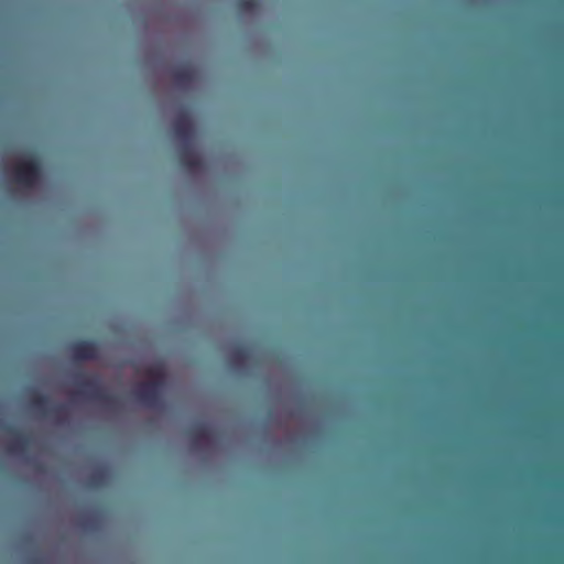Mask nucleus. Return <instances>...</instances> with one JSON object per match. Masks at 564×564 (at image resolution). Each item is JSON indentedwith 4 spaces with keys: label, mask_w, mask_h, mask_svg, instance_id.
I'll return each mask as SVG.
<instances>
[{
    "label": "nucleus",
    "mask_w": 564,
    "mask_h": 564,
    "mask_svg": "<svg viewBox=\"0 0 564 564\" xmlns=\"http://www.w3.org/2000/svg\"><path fill=\"white\" fill-rule=\"evenodd\" d=\"M187 434L192 441L194 447L200 446L203 443L208 442L212 435L209 426L205 423L194 424Z\"/></svg>",
    "instance_id": "nucleus-7"
},
{
    "label": "nucleus",
    "mask_w": 564,
    "mask_h": 564,
    "mask_svg": "<svg viewBox=\"0 0 564 564\" xmlns=\"http://www.w3.org/2000/svg\"><path fill=\"white\" fill-rule=\"evenodd\" d=\"M523 148L525 145L523 144ZM522 174H525V149L522 150ZM529 197V183L525 175H522L521 199H522V241H525V200Z\"/></svg>",
    "instance_id": "nucleus-9"
},
{
    "label": "nucleus",
    "mask_w": 564,
    "mask_h": 564,
    "mask_svg": "<svg viewBox=\"0 0 564 564\" xmlns=\"http://www.w3.org/2000/svg\"><path fill=\"white\" fill-rule=\"evenodd\" d=\"M42 176L40 160L32 155L20 160L13 167V180L15 183L31 188Z\"/></svg>",
    "instance_id": "nucleus-4"
},
{
    "label": "nucleus",
    "mask_w": 564,
    "mask_h": 564,
    "mask_svg": "<svg viewBox=\"0 0 564 564\" xmlns=\"http://www.w3.org/2000/svg\"><path fill=\"white\" fill-rule=\"evenodd\" d=\"M30 406L44 416L57 419L64 411V404H52L48 397L44 394H34L30 400Z\"/></svg>",
    "instance_id": "nucleus-5"
},
{
    "label": "nucleus",
    "mask_w": 564,
    "mask_h": 564,
    "mask_svg": "<svg viewBox=\"0 0 564 564\" xmlns=\"http://www.w3.org/2000/svg\"><path fill=\"white\" fill-rule=\"evenodd\" d=\"M173 79L175 84L181 88H187L193 84L195 79V72L188 65L176 67L173 70Z\"/></svg>",
    "instance_id": "nucleus-8"
},
{
    "label": "nucleus",
    "mask_w": 564,
    "mask_h": 564,
    "mask_svg": "<svg viewBox=\"0 0 564 564\" xmlns=\"http://www.w3.org/2000/svg\"><path fill=\"white\" fill-rule=\"evenodd\" d=\"M249 358V350L245 346H238L234 349L230 360L234 365H241Z\"/></svg>",
    "instance_id": "nucleus-11"
},
{
    "label": "nucleus",
    "mask_w": 564,
    "mask_h": 564,
    "mask_svg": "<svg viewBox=\"0 0 564 564\" xmlns=\"http://www.w3.org/2000/svg\"><path fill=\"white\" fill-rule=\"evenodd\" d=\"M174 135L182 142L178 150L180 163L193 172L200 167L202 160L193 149L194 126L189 113L181 112L172 124Z\"/></svg>",
    "instance_id": "nucleus-1"
},
{
    "label": "nucleus",
    "mask_w": 564,
    "mask_h": 564,
    "mask_svg": "<svg viewBox=\"0 0 564 564\" xmlns=\"http://www.w3.org/2000/svg\"><path fill=\"white\" fill-rule=\"evenodd\" d=\"M7 430L15 434V437L10 445V451L13 453L24 452L28 447L29 440L20 433H17L11 426H8Z\"/></svg>",
    "instance_id": "nucleus-10"
},
{
    "label": "nucleus",
    "mask_w": 564,
    "mask_h": 564,
    "mask_svg": "<svg viewBox=\"0 0 564 564\" xmlns=\"http://www.w3.org/2000/svg\"><path fill=\"white\" fill-rule=\"evenodd\" d=\"M150 373L156 379L140 383L133 394L138 401L149 408H156L161 404L162 388L164 386V373L161 370L151 369Z\"/></svg>",
    "instance_id": "nucleus-3"
},
{
    "label": "nucleus",
    "mask_w": 564,
    "mask_h": 564,
    "mask_svg": "<svg viewBox=\"0 0 564 564\" xmlns=\"http://www.w3.org/2000/svg\"><path fill=\"white\" fill-rule=\"evenodd\" d=\"M69 351L75 360H94L98 357L99 347L95 340L79 339L69 345Z\"/></svg>",
    "instance_id": "nucleus-6"
},
{
    "label": "nucleus",
    "mask_w": 564,
    "mask_h": 564,
    "mask_svg": "<svg viewBox=\"0 0 564 564\" xmlns=\"http://www.w3.org/2000/svg\"><path fill=\"white\" fill-rule=\"evenodd\" d=\"M105 480V473L102 470H96L94 471L90 476H89V484L91 486H99L104 482Z\"/></svg>",
    "instance_id": "nucleus-12"
},
{
    "label": "nucleus",
    "mask_w": 564,
    "mask_h": 564,
    "mask_svg": "<svg viewBox=\"0 0 564 564\" xmlns=\"http://www.w3.org/2000/svg\"><path fill=\"white\" fill-rule=\"evenodd\" d=\"M236 4L241 11H252L257 7V0H236Z\"/></svg>",
    "instance_id": "nucleus-13"
},
{
    "label": "nucleus",
    "mask_w": 564,
    "mask_h": 564,
    "mask_svg": "<svg viewBox=\"0 0 564 564\" xmlns=\"http://www.w3.org/2000/svg\"><path fill=\"white\" fill-rule=\"evenodd\" d=\"M74 383L78 387V393L94 400L105 406H113L117 398L107 393L97 375L78 372L74 377Z\"/></svg>",
    "instance_id": "nucleus-2"
}]
</instances>
